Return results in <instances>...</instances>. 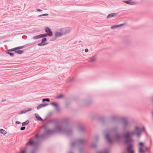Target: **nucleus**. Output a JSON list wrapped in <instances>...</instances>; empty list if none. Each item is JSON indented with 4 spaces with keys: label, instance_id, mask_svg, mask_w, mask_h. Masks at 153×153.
<instances>
[{
    "label": "nucleus",
    "instance_id": "obj_1",
    "mask_svg": "<svg viewBox=\"0 0 153 153\" xmlns=\"http://www.w3.org/2000/svg\"><path fill=\"white\" fill-rule=\"evenodd\" d=\"M134 134L133 132H127L124 135L125 143L127 145V150L128 153H134L132 149L133 140L131 138V137Z\"/></svg>",
    "mask_w": 153,
    "mask_h": 153
},
{
    "label": "nucleus",
    "instance_id": "obj_2",
    "mask_svg": "<svg viewBox=\"0 0 153 153\" xmlns=\"http://www.w3.org/2000/svg\"><path fill=\"white\" fill-rule=\"evenodd\" d=\"M45 32L47 33V34H44L40 35L39 36H35L33 37L34 39H36L40 38L46 36L47 35L49 36H52V33L51 30L48 27H46L45 29Z\"/></svg>",
    "mask_w": 153,
    "mask_h": 153
},
{
    "label": "nucleus",
    "instance_id": "obj_3",
    "mask_svg": "<svg viewBox=\"0 0 153 153\" xmlns=\"http://www.w3.org/2000/svg\"><path fill=\"white\" fill-rule=\"evenodd\" d=\"M139 153H145L148 150V148L143 143H139Z\"/></svg>",
    "mask_w": 153,
    "mask_h": 153
},
{
    "label": "nucleus",
    "instance_id": "obj_4",
    "mask_svg": "<svg viewBox=\"0 0 153 153\" xmlns=\"http://www.w3.org/2000/svg\"><path fill=\"white\" fill-rule=\"evenodd\" d=\"M144 128H143L142 129L138 127H136L135 128V134L137 136H139L141 132L143 131H144Z\"/></svg>",
    "mask_w": 153,
    "mask_h": 153
},
{
    "label": "nucleus",
    "instance_id": "obj_5",
    "mask_svg": "<svg viewBox=\"0 0 153 153\" xmlns=\"http://www.w3.org/2000/svg\"><path fill=\"white\" fill-rule=\"evenodd\" d=\"M66 32H65L64 34H66ZM55 36H61L64 33H63L62 32L61 33L59 32H57L55 33Z\"/></svg>",
    "mask_w": 153,
    "mask_h": 153
},
{
    "label": "nucleus",
    "instance_id": "obj_6",
    "mask_svg": "<svg viewBox=\"0 0 153 153\" xmlns=\"http://www.w3.org/2000/svg\"><path fill=\"white\" fill-rule=\"evenodd\" d=\"M48 105V104H41L37 106V109H40L41 108L47 106Z\"/></svg>",
    "mask_w": 153,
    "mask_h": 153
},
{
    "label": "nucleus",
    "instance_id": "obj_7",
    "mask_svg": "<svg viewBox=\"0 0 153 153\" xmlns=\"http://www.w3.org/2000/svg\"><path fill=\"white\" fill-rule=\"evenodd\" d=\"M117 13H112L108 15L107 16V18H110L116 16L117 15Z\"/></svg>",
    "mask_w": 153,
    "mask_h": 153
},
{
    "label": "nucleus",
    "instance_id": "obj_8",
    "mask_svg": "<svg viewBox=\"0 0 153 153\" xmlns=\"http://www.w3.org/2000/svg\"><path fill=\"white\" fill-rule=\"evenodd\" d=\"M109 135L108 134L106 135V137L107 140L109 143H111L112 142L111 139L109 137Z\"/></svg>",
    "mask_w": 153,
    "mask_h": 153
},
{
    "label": "nucleus",
    "instance_id": "obj_9",
    "mask_svg": "<svg viewBox=\"0 0 153 153\" xmlns=\"http://www.w3.org/2000/svg\"><path fill=\"white\" fill-rule=\"evenodd\" d=\"M28 143L30 145L33 146L35 145L34 142L32 140H30L28 142Z\"/></svg>",
    "mask_w": 153,
    "mask_h": 153
},
{
    "label": "nucleus",
    "instance_id": "obj_10",
    "mask_svg": "<svg viewBox=\"0 0 153 153\" xmlns=\"http://www.w3.org/2000/svg\"><path fill=\"white\" fill-rule=\"evenodd\" d=\"M35 115L36 117L38 120H42V118H41L38 114H35Z\"/></svg>",
    "mask_w": 153,
    "mask_h": 153
},
{
    "label": "nucleus",
    "instance_id": "obj_11",
    "mask_svg": "<svg viewBox=\"0 0 153 153\" xmlns=\"http://www.w3.org/2000/svg\"><path fill=\"white\" fill-rule=\"evenodd\" d=\"M0 133L1 134H6L7 132L5 130H4L3 129H0Z\"/></svg>",
    "mask_w": 153,
    "mask_h": 153
},
{
    "label": "nucleus",
    "instance_id": "obj_12",
    "mask_svg": "<svg viewBox=\"0 0 153 153\" xmlns=\"http://www.w3.org/2000/svg\"><path fill=\"white\" fill-rule=\"evenodd\" d=\"M23 52V51L22 50H16V51H15V53H18V54H22Z\"/></svg>",
    "mask_w": 153,
    "mask_h": 153
},
{
    "label": "nucleus",
    "instance_id": "obj_13",
    "mask_svg": "<svg viewBox=\"0 0 153 153\" xmlns=\"http://www.w3.org/2000/svg\"><path fill=\"white\" fill-rule=\"evenodd\" d=\"M124 24H120V25H115V26H112L111 27V28L112 29H114V28H115L116 27H119L120 26H122V25H123Z\"/></svg>",
    "mask_w": 153,
    "mask_h": 153
},
{
    "label": "nucleus",
    "instance_id": "obj_14",
    "mask_svg": "<svg viewBox=\"0 0 153 153\" xmlns=\"http://www.w3.org/2000/svg\"><path fill=\"white\" fill-rule=\"evenodd\" d=\"M29 123V121L28 120H27L26 122L23 123H22V125L23 126H25L27 124Z\"/></svg>",
    "mask_w": 153,
    "mask_h": 153
},
{
    "label": "nucleus",
    "instance_id": "obj_15",
    "mask_svg": "<svg viewBox=\"0 0 153 153\" xmlns=\"http://www.w3.org/2000/svg\"><path fill=\"white\" fill-rule=\"evenodd\" d=\"M123 2L124 3H125L126 4H133V3L129 1H123Z\"/></svg>",
    "mask_w": 153,
    "mask_h": 153
},
{
    "label": "nucleus",
    "instance_id": "obj_16",
    "mask_svg": "<svg viewBox=\"0 0 153 153\" xmlns=\"http://www.w3.org/2000/svg\"><path fill=\"white\" fill-rule=\"evenodd\" d=\"M9 52V51H7L6 52V53H8V54H10V56H13L14 55V53H10V52Z\"/></svg>",
    "mask_w": 153,
    "mask_h": 153
},
{
    "label": "nucleus",
    "instance_id": "obj_17",
    "mask_svg": "<svg viewBox=\"0 0 153 153\" xmlns=\"http://www.w3.org/2000/svg\"><path fill=\"white\" fill-rule=\"evenodd\" d=\"M16 50V48H13L11 49H10L8 50V51H15Z\"/></svg>",
    "mask_w": 153,
    "mask_h": 153
},
{
    "label": "nucleus",
    "instance_id": "obj_18",
    "mask_svg": "<svg viewBox=\"0 0 153 153\" xmlns=\"http://www.w3.org/2000/svg\"><path fill=\"white\" fill-rule=\"evenodd\" d=\"M43 102H44L45 101H47V102H49L50 101V100L49 99H43L42 100Z\"/></svg>",
    "mask_w": 153,
    "mask_h": 153
},
{
    "label": "nucleus",
    "instance_id": "obj_19",
    "mask_svg": "<svg viewBox=\"0 0 153 153\" xmlns=\"http://www.w3.org/2000/svg\"><path fill=\"white\" fill-rule=\"evenodd\" d=\"M51 105L53 106H54L55 107H57V104L55 102H53L51 103Z\"/></svg>",
    "mask_w": 153,
    "mask_h": 153
},
{
    "label": "nucleus",
    "instance_id": "obj_20",
    "mask_svg": "<svg viewBox=\"0 0 153 153\" xmlns=\"http://www.w3.org/2000/svg\"><path fill=\"white\" fill-rule=\"evenodd\" d=\"M45 44L43 43L42 42L41 43H39L38 44V45L39 46H41L44 45H45Z\"/></svg>",
    "mask_w": 153,
    "mask_h": 153
},
{
    "label": "nucleus",
    "instance_id": "obj_21",
    "mask_svg": "<svg viewBox=\"0 0 153 153\" xmlns=\"http://www.w3.org/2000/svg\"><path fill=\"white\" fill-rule=\"evenodd\" d=\"M23 47L22 46H20V47H17V48H16V50H19V49H22L23 48Z\"/></svg>",
    "mask_w": 153,
    "mask_h": 153
},
{
    "label": "nucleus",
    "instance_id": "obj_22",
    "mask_svg": "<svg viewBox=\"0 0 153 153\" xmlns=\"http://www.w3.org/2000/svg\"><path fill=\"white\" fill-rule=\"evenodd\" d=\"M47 41V39L46 38H44L42 39V42L44 43V42H46Z\"/></svg>",
    "mask_w": 153,
    "mask_h": 153
},
{
    "label": "nucleus",
    "instance_id": "obj_23",
    "mask_svg": "<svg viewBox=\"0 0 153 153\" xmlns=\"http://www.w3.org/2000/svg\"><path fill=\"white\" fill-rule=\"evenodd\" d=\"M26 152V151L25 150H21V152L20 153H25Z\"/></svg>",
    "mask_w": 153,
    "mask_h": 153
},
{
    "label": "nucleus",
    "instance_id": "obj_24",
    "mask_svg": "<svg viewBox=\"0 0 153 153\" xmlns=\"http://www.w3.org/2000/svg\"><path fill=\"white\" fill-rule=\"evenodd\" d=\"M25 127H22L21 128V130H23L25 129Z\"/></svg>",
    "mask_w": 153,
    "mask_h": 153
},
{
    "label": "nucleus",
    "instance_id": "obj_25",
    "mask_svg": "<svg viewBox=\"0 0 153 153\" xmlns=\"http://www.w3.org/2000/svg\"><path fill=\"white\" fill-rule=\"evenodd\" d=\"M48 14H44L41 15L40 16H48Z\"/></svg>",
    "mask_w": 153,
    "mask_h": 153
},
{
    "label": "nucleus",
    "instance_id": "obj_26",
    "mask_svg": "<svg viewBox=\"0 0 153 153\" xmlns=\"http://www.w3.org/2000/svg\"><path fill=\"white\" fill-rule=\"evenodd\" d=\"M62 97H63V95H59L58 96V98H61Z\"/></svg>",
    "mask_w": 153,
    "mask_h": 153
},
{
    "label": "nucleus",
    "instance_id": "obj_27",
    "mask_svg": "<svg viewBox=\"0 0 153 153\" xmlns=\"http://www.w3.org/2000/svg\"><path fill=\"white\" fill-rule=\"evenodd\" d=\"M37 10L38 11H42V10L40 9H37Z\"/></svg>",
    "mask_w": 153,
    "mask_h": 153
},
{
    "label": "nucleus",
    "instance_id": "obj_28",
    "mask_svg": "<svg viewBox=\"0 0 153 153\" xmlns=\"http://www.w3.org/2000/svg\"><path fill=\"white\" fill-rule=\"evenodd\" d=\"M88 51V49H86L85 50V51L86 52H87Z\"/></svg>",
    "mask_w": 153,
    "mask_h": 153
},
{
    "label": "nucleus",
    "instance_id": "obj_29",
    "mask_svg": "<svg viewBox=\"0 0 153 153\" xmlns=\"http://www.w3.org/2000/svg\"><path fill=\"white\" fill-rule=\"evenodd\" d=\"M16 123H18V124H19L20 123V122H18V121H17L16 122Z\"/></svg>",
    "mask_w": 153,
    "mask_h": 153
},
{
    "label": "nucleus",
    "instance_id": "obj_30",
    "mask_svg": "<svg viewBox=\"0 0 153 153\" xmlns=\"http://www.w3.org/2000/svg\"><path fill=\"white\" fill-rule=\"evenodd\" d=\"M94 59H91V61H94Z\"/></svg>",
    "mask_w": 153,
    "mask_h": 153
},
{
    "label": "nucleus",
    "instance_id": "obj_31",
    "mask_svg": "<svg viewBox=\"0 0 153 153\" xmlns=\"http://www.w3.org/2000/svg\"><path fill=\"white\" fill-rule=\"evenodd\" d=\"M38 135H36V137L37 138L38 137Z\"/></svg>",
    "mask_w": 153,
    "mask_h": 153
},
{
    "label": "nucleus",
    "instance_id": "obj_32",
    "mask_svg": "<svg viewBox=\"0 0 153 153\" xmlns=\"http://www.w3.org/2000/svg\"><path fill=\"white\" fill-rule=\"evenodd\" d=\"M117 138H119L118 136H117Z\"/></svg>",
    "mask_w": 153,
    "mask_h": 153
},
{
    "label": "nucleus",
    "instance_id": "obj_33",
    "mask_svg": "<svg viewBox=\"0 0 153 153\" xmlns=\"http://www.w3.org/2000/svg\"><path fill=\"white\" fill-rule=\"evenodd\" d=\"M152 114H153V112H152Z\"/></svg>",
    "mask_w": 153,
    "mask_h": 153
}]
</instances>
